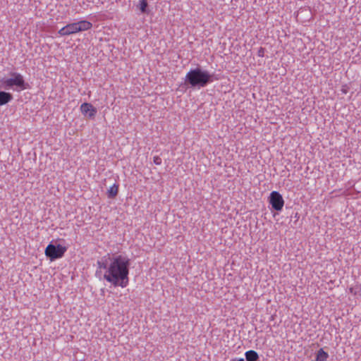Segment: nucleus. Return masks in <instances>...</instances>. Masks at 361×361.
I'll use <instances>...</instances> for the list:
<instances>
[{"label": "nucleus", "mask_w": 361, "mask_h": 361, "mask_svg": "<svg viewBox=\"0 0 361 361\" xmlns=\"http://www.w3.org/2000/svg\"><path fill=\"white\" fill-rule=\"evenodd\" d=\"M96 274H102L105 270L103 278L114 286L126 288L129 283L130 259L123 255L110 257L104 256L97 262Z\"/></svg>", "instance_id": "1"}, {"label": "nucleus", "mask_w": 361, "mask_h": 361, "mask_svg": "<svg viewBox=\"0 0 361 361\" xmlns=\"http://www.w3.org/2000/svg\"><path fill=\"white\" fill-rule=\"evenodd\" d=\"M212 75L200 68H195L188 71L185 75V82L192 87H203L212 82Z\"/></svg>", "instance_id": "2"}, {"label": "nucleus", "mask_w": 361, "mask_h": 361, "mask_svg": "<svg viewBox=\"0 0 361 361\" xmlns=\"http://www.w3.org/2000/svg\"><path fill=\"white\" fill-rule=\"evenodd\" d=\"M92 27V23L85 20H82L78 22L67 24L64 27H61L58 31V33L61 36H66L76 34L79 32L87 31L90 30Z\"/></svg>", "instance_id": "3"}, {"label": "nucleus", "mask_w": 361, "mask_h": 361, "mask_svg": "<svg viewBox=\"0 0 361 361\" xmlns=\"http://www.w3.org/2000/svg\"><path fill=\"white\" fill-rule=\"evenodd\" d=\"M5 88H14L17 91H22L27 89V85L23 75L18 73H12L10 78L1 80Z\"/></svg>", "instance_id": "4"}, {"label": "nucleus", "mask_w": 361, "mask_h": 361, "mask_svg": "<svg viewBox=\"0 0 361 361\" xmlns=\"http://www.w3.org/2000/svg\"><path fill=\"white\" fill-rule=\"evenodd\" d=\"M67 251V247L64 245L59 244L54 245L51 243L49 244L44 250L45 255L51 261L61 258Z\"/></svg>", "instance_id": "5"}, {"label": "nucleus", "mask_w": 361, "mask_h": 361, "mask_svg": "<svg viewBox=\"0 0 361 361\" xmlns=\"http://www.w3.org/2000/svg\"><path fill=\"white\" fill-rule=\"evenodd\" d=\"M269 202L272 208L276 211L282 210L284 206L283 198L282 195L277 191H272L270 193Z\"/></svg>", "instance_id": "6"}, {"label": "nucleus", "mask_w": 361, "mask_h": 361, "mask_svg": "<svg viewBox=\"0 0 361 361\" xmlns=\"http://www.w3.org/2000/svg\"><path fill=\"white\" fill-rule=\"evenodd\" d=\"M80 110L82 114L89 118L92 119L97 114V109L90 103L84 102L80 106Z\"/></svg>", "instance_id": "7"}, {"label": "nucleus", "mask_w": 361, "mask_h": 361, "mask_svg": "<svg viewBox=\"0 0 361 361\" xmlns=\"http://www.w3.org/2000/svg\"><path fill=\"white\" fill-rule=\"evenodd\" d=\"M13 99V96L11 93L0 91V106L5 105Z\"/></svg>", "instance_id": "8"}, {"label": "nucleus", "mask_w": 361, "mask_h": 361, "mask_svg": "<svg viewBox=\"0 0 361 361\" xmlns=\"http://www.w3.org/2000/svg\"><path fill=\"white\" fill-rule=\"evenodd\" d=\"M119 185L117 183H115L111 185L107 190V195L109 198L114 199L115 198L118 192Z\"/></svg>", "instance_id": "9"}, {"label": "nucleus", "mask_w": 361, "mask_h": 361, "mask_svg": "<svg viewBox=\"0 0 361 361\" xmlns=\"http://www.w3.org/2000/svg\"><path fill=\"white\" fill-rule=\"evenodd\" d=\"M245 355L247 361H257L259 358L257 353L252 350L247 351Z\"/></svg>", "instance_id": "10"}, {"label": "nucleus", "mask_w": 361, "mask_h": 361, "mask_svg": "<svg viewBox=\"0 0 361 361\" xmlns=\"http://www.w3.org/2000/svg\"><path fill=\"white\" fill-rule=\"evenodd\" d=\"M329 355L322 348L319 349L317 353L315 361H326Z\"/></svg>", "instance_id": "11"}, {"label": "nucleus", "mask_w": 361, "mask_h": 361, "mask_svg": "<svg viewBox=\"0 0 361 361\" xmlns=\"http://www.w3.org/2000/svg\"><path fill=\"white\" fill-rule=\"evenodd\" d=\"M137 7L142 13H147L148 7V0H140L137 4Z\"/></svg>", "instance_id": "12"}, {"label": "nucleus", "mask_w": 361, "mask_h": 361, "mask_svg": "<svg viewBox=\"0 0 361 361\" xmlns=\"http://www.w3.org/2000/svg\"><path fill=\"white\" fill-rule=\"evenodd\" d=\"M341 90L343 94H347L348 92V85H342Z\"/></svg>", "instance_id": "13"}, {"label": "nucleus", "mask_w": 361, "mask_h": 361, "mask_svg": "<svg viewBox=\"0 0 361 361\" xmlns=\"http://www.w3.org/2000/svg\"><path fill=\"white\" fill-rule=\"evenodd\" d=\"M264 49L262 47H261L258 50L257 54H258L259 56H262V57L264 56Z\"/></svg>", "instance_id": "14"}, {"label": "nucleus", "mask_w": 361, "mask_h": 361, "mask_svg": "<svg viewBox=\"0 0 361 361\" xmlns=\"http://www.w3.org/2000/svg\"><path fill=\"white\" fill-rule=\"evenodd\" d=\"M154 163L157 165H159L161 164V159H154Z\"/></svg>", "instance_id": "15"}, {"label": "nucleus", "mask_w": 361, "mask_h": 361, "mask_svg": "<svg viewBox=\"0 0 361 361\" xmlns=\"http://www.w3.org/2000/svg\"><path fill=\"white\" fill-rule=\"evenodd\" d=\"M349 290H350V292L351 293H353V295H357V293L356 292H354V291H353V288H350Z\"/></svg>", "instance_id": "16"}, {"label": "nucleus", "mask_w": 361, "mask_h": 361, "mask_svg": "<svg viewBox=\"0 0 361 361\" xmlns=\"http://www.w3.org/2000/svg\"><path fill=\"white\" fill-rule=\"evenodd\" d=\"M231 361H245L243 358L233 359Z\"/></svg>", "instance_id": "17"}]
</instances>
